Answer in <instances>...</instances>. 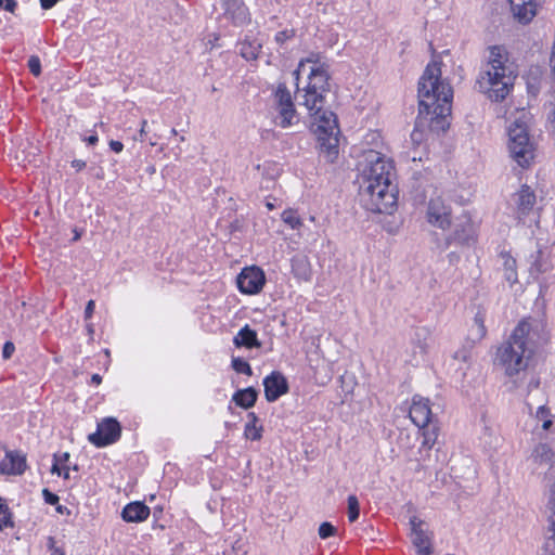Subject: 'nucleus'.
<instances>
[{
    "label": "nucleus",
    "mask_w": 555,
    "mask_h": 555,
    "mask_svg": "<svg viewBox=\"0 0 555 555\" xmlns=\"http://www.w3.org/2000/svg\"><path fill=\"white\" fill-rule=\"evenodd\" d=\"M306 73L308 85L302 89L297 87L296 99L313 119L311 127L318 138L320 154L326 162L334 163L338 156L339 129L335 114L324 108L325 94L330 91L328 65L322 61L320 54L310 53L299 62L294 72L296 81Z\"/></svg>",
    "instance_id": "nucleus-1"
},
{
    "label": "nucleus",
    "mask_w": 555,
    "mask_h": 555,
    "mask_svg": "<svg viewBox=\"0 0 555 555\" xmlns=\"http://www.w3.org/2000/svg\"><path fill=\"white\" fill-rule=\"evenodd\" d=\"M361 197L365 208L373 212L390 214L398 201L393 164L374 150L364 153L359 164Z\"/></svg>",
    "instance_id": "nucleus-2"
},
{
    "label": "nucleus",
    "mask_w": 555,
    "mask_h": 555,
    "mask_svg": "<svg viewBox=\"0 0 555 555\" xmlns=\"http://www.w3.org/2000/svg\"><path fill=\"white\" fill-rule=\"evenodd\" d=\"M545 340L544 322L534 318L524 319L498 349L496 360L508 376H514L527 369L535 349Z\"/></svg>",
    "instance_id": "nucleus-3"
},
{
    "label": "nucleus",
    "mask_w": 555,
    "mask_h": 555,
    "mask_svg": "<svg viewBox=\"0 0 555 555\" xmlns=\"http://www.w3.org/2000/svg\"><path fill=\"white\" fill-rule=\"evenodd\" d=\"M440 62L434 60L425 68L418 81L420 116H429L431 130L444 131L447 117L451 114L453 90L448 81L441 79Z\"/></svg>",
    "instance_id": "nucleus-4"
},
{
    "label": "nucleus",
    "mask_w": 555,
    "mask_h": 555,
    "mask_svg": "<svg viewBox=\"0 0 555 555\" xmlns=\"http://www.w3.org/2000/svg\"><path fill=\"white\" fill-rule=\"evenodd\" d=\"M515 78V67L507 51L500 46L490 47L487 64L477 79L479 90L492 101H502L512 90Z\"/></svg>",
    "instance_id": "nucleus-5"
},
{
    "label": "nucleus",
    "mask_w": 555,
    "mask_h": 555,
    "mask_svg": "<svg viewBox=\"0 0 555 555\" xmlns=\"http://www.w3.org/2000/svg\"><path fill=\"white\" fill-rule=\"evenodd\" d=\"M530 119V113L520 109L507 126L511 156L521 167H527L534 156L533 143L529 135Z\"/></svg>",
    "instance_id": "nucleus-6"
},
{
    "label": "nucleus",
    "mask_w": 555,
    "mask_h": 555,
    "mask_svg": "<svg viewBox=\"0 0 555 555\" xmlns=\"http://www.w3.org/2000/svg\"><path fill=\"white\" fill-rule=\"evenodd\" d=\"M274 102L278 111V124L287 128L297 120L296 109L292 94L284 83H280L274 92Z\"/></svg>",
    "instance_id": "nucleus-7"
},
{
    "label": "nucleus",
    "mask_w": 555,
    "mask_h": 555,
    "mask_svg": "<svg viewBox=\"0 0 555 555\" xmlns=\"http://www.w3.org/2000/svg\"><path fill=\"white\" fill-rule=\"evenodd\" d=\"M121 434V427L117 420L106 417L98 424V429L88 436V440L98 448L116 442Z\"/></svg>",
    "instance_id": "nucleus-8"
},
{
    "label": "nucleus",
    "mask_w": 555,
    "mask_h": 555,
    "mask_svg": "<svg viewBox=\"0 0 555 555\" xmlns=\"http://www.w3.org/2000/svg\"><path fill=\"white\" fill-rule=\"evenodd\" d=\"M476 229L472 219L467 216H462L456 219L453 231L446 237V247L452 244L455 245H469L475 242Z\"/></svg>",
    "instance_id": "nucleus-9"
},
{
    "label": "nucleus",
    "mask_w": 555,
    "mask_h": 555,
    "mask_svg": "<svg viewBox=\"0 0 555 555\" xmlns=\"http://www.w3.org/2000/svg\"><path fill=\"white\" fill-rule=\"evenodd\" d=\"M426 219L431 225L446 230L451 224V207L440 196L433 197L427 205Z\"/></svg>",
    "instance_id": "nucleus-10"
},
{
    "label": "nucleus",
    "mask_w": 555,
    "mask_h": 555,
    "mask_svg": "<svg viewBox=\"0 0 555 555\" xmlns=\"http://www.w3.org/2000/svg\"><path fill=\"white\" fill-rule=\"evenodd\" d=\"M266 283L263 271L258 267H249L242 270L237 276V287L243 294H258Z\"/></svg>",
    "instance_id": "nucleus-11"
},
{
    "label": "nucleus",
    "mask_w": 555,
    "mask_h": 555,
    "mask_svg": "<svg viewBox=\"0 0 555 555\" xmlns=\"http://www.w3.org/2000/svg\"><path fill=\"white\" fill-rule=\"evenodd\" d=\"M410 418L418 428H424L431 423V409L429 400L421 396H414L409 412Z\"/></svg>",
    "instance_id": "nucleus-12"
},
{
    "label": "nucleus",
    "mask_w": 555,
    "mask_h": 555,
    "mask_svg": "<svg viewBox=\"0 0 555 555\" xmlns=\"http://www.w3.org/2000/svg\"><path fill=\"white\" fill-rule=\"evenodd\" d=\"M264 396L269 402H274L288 391L286 378L280 372H272L263 379Z\"/></svg>",
    "instance_id": "nucleus-13"
},
{
    "label": "nucleus",
    "mask_w": 555,
    "mask_h": 555,
    "mask_svg": "<svg viewBox=\"0 0 555 555\" xmlns=\"http://www.w3.org/2000/svg\"><path fill=\"white\" fill-rule=\"evenodd\" d=\"M26 469V457L18 451L4 450V457L0 459V474L22 475Z\"/></svg>",
    "instance_id": "nucleus-14"
},
{
    "label": "nucleus",
    "mask_w": 555,
    "mask_h": 555,
    "mask_svg": "<svg viewBox=\"0 0 555 555\" xmlns=\"http://www.w3.org/2000/svg\"><path fill=\"white\" fill-rule=\"evenodd\" d=\"M530 459L539 466H548L551 470L547 476L553 478V469L555 468V450L552 446L544 442L538 443L533 448Z\"/></svg>",
    "instance_id": "nucleus-15"
},
{
    "label": "nucleus",
    "mask_w": 555,
    "mask_h": 555,
    "mask_svg": "<svg viewBox=\"0 0 555 555\" xmlns=\"http://www.w3.org/2000/svg\"><path fill=\"white\" fill-rule=\"evenodd\" d=\"M431 337V332L426 326L416 327L411 343L413 345V360L417 364L420 360H423L426 356L428 348H429V341Z\"/></svg>",
    "instance_id": "nucleus-16"
},
{
    "label": "nucleus",
    "mask_w": 555,
    "mask_h": 555,
    "mask_svg": "<svg viewBox=\"0 0 555 555\" xmlns=\"http://www.w3.org/2000/svg\"><path fill=\"white\" fill-rule=\"evenodd\" d=\"M150 515V507L135 501L127 504L121 512V517L127 522H141Z\"/></svg>",
    "instance_id": "nucleus-17"
},
{
    "label": "nucleus",
    "mask_w": 555,
    "mask_h": 555,
    "mask_svg": "<svg viewBox=\"0 0 555 555\" xmlns=\"http://www.w3.org/2000/svg\"><path fill=\"white\" fill-rule=\"evenodd\" d=\"M514 16L521 23H529L535 15L533 0H509Z\"/></svg>",
    "instance_id": "nucleus-18"
},
{
    "label": "nucleus",
    "mask_w": 555,
    "mask_h": 555,
    "mask_svg": "<svg viewBox=\"0 0 555 555\" xmlns=\"http://www.w3.org/2000/svg\"><path fill=\"white\" fill-rule=\"evenodd\" d=\"M411 526V539L412 543L415 547L429 546L430 538L428 535L427 529L425 528V522L416 516L410 518Z\"/></svg>",
    "instance_id": "nucleus-19"
},
{
    "label": "nucleus",
    "mask_w": 555,
    "mask_h": 555,
    "mask_svg": "<svg viewBox=\"0 0 555 555\" xmlns=\"http://www.w3.org/2000/svg\"><path fill=\"white\" fill-rule=\"evenodd\" d=\"M292 272L300 281L308 282L312 278V268L306 255L297 254L292 258Z\"/></svg>",
    "instance_id": "nucleus-20"
},
{
    "label": "nucleus",
    "mask_w": 555,
    "mask_h": 555,
    "mask_svg": "<svg viewBox=\"0 0 555 555\" xmlns=\"http://www.w3.org/2000/svg\"><path fill=\"white\" fill-rule=\"evenodd\" d=\"M515 203L518 214L526 216L535 204V194L528 185H522L515 194Z\"/></svg>",
    "instance_id": "nucleus-21"
},
{
    "label": "nucleus",
    "mask_w": 555,
    "mask_h": 555,
    "mask_svg": "<svg viewBox=\"0 0 555 555\" xmlns=\"http://www.w3.org/2000/svg\"><path fill=\"white\" fill-rule=\"evenodd\" d=\"M233 344L236 347H246L248 349L259 348L261 346L256 331L251 330L248 325H245L238 331L234 336Z\"/></svg>",
    "instance_id": "nucleus-22"
},
{
    "label": "nucleus",
    "mask_w": 555,
    "mask_h": 555,
    "mask_svg": "<svg viewBox=\"0 0 555 555\" xmlns=\"http://www.w3.org/2000/svg\"><path fill=\"white\" fill-rule=\"evenodd\" d=\"M548 509L552 535L546 540L545 548L547 552L555 555V480L550 486Z\"/></svg>",
    "instance_id": "nucleus-23"
},
{
    "label": "nucleus",
    "mask_w": 555,
    "mask_h": 555,
    "mask_svg": "<svg viewBox=\"0 0 555 555\" xmlns=\"http://www.w3.org/2000/svg\"><path fill=\"white\" fill-rule=\"evenodd\" d=\"M232 400L244 409L251 408L257 400V391L253 387L237 390Z\"/></svg>",
    "instance_id": "nucleus-24"
},
{
    "label": "nucleus",
    "mask_w": 555,
    "mask_h": 555,
    "mask_svg": "<svg viewBox=\"0 0 555 555\" xmlns=\"http://www.w3.org/2000/svg\"><path fill=\"white\" fill-rule=\"evenodd\" d=\"M261 47V43L257 40L245 39L240 43V53L247 61L256 60L260 53Z\"/></svg>",
    "instance_id": "nucleus-25"
},
{
    "label": "nucleus",
    "mask_w": 555,
    "mask_h": 555,
    "mask_svg": "<svg viewBox=\"0 0 555 555\" xmlns=\"http://www.w3.org/2000/svg\"><path fill=\"white\" fill-rule=\"evenodd\" d=\"M486 333L485 314L479 311L474 318V322L470 328V337L473 340H480L485 337Z\"/></svg>",
    "instance_id": "nucleus-26"
},
{
    "label": "nucleus",
    "mask_w": 555,
    "mask_h": 555,
    "mask_svg": "<svg viewBox=\"0 0 555 555\" xmlns=\"http://www.w3.org/2000/svg\"><path fill=\"white\" fill-rule=\"evenodd\" d=\"M531 264V270L537 273L545 272L550 269L548 256L543 250H538Z\"/></svg>",
    "instance_id": "nucleus-27"
},
{
    "label": "nucleus",
    "mask_w": 555,
    "mask_h": 555,
    "mask_svg": "<svg viewBox=\"0 0 555 555\" xmlns=\"http://www.w3.org/2000/svg\"><path fill=\"white\" fill-rule=\"evenodd\" d=\"M281 219L293 230H300V228L304 225L301 218L298 216L297 211L293 209L284 210L281 215Z\"/></svg>",
    "instance_id": "nucleus-28"
},
{
    "label": "nucleus",
    "mask_w": 555,
    "mask_h": 555,
    "mask_svg": "<svg viewBox=\"0 0 555 555\" xmlns=\"http://www.w3.org/2000/svg\"><path fill=\"white\" fill-rule=\"evenodd\" d=\"M504 259V274L505 279L511 283L514 284L517 282V272H516V261L513 257L509 255H502Z\"/></svg>",
    "instance_id": "nucleus-29"
},
{
    "label": "nucleus",
    "mask_w": 555,
    "mask_h": 555,
    "mask_svg": "<svg viewBox=\"0 0 555 555\" xmlns=\"http://www.w3.org/2000/svg\"><path fill=\"white\" fill-rule=\"evenodd\" d=\"M422 435H423V442L422 446L426 449H431L434 444L436 443L438 431L436 426H426L424 428H421Z\"/></svg>",
    "instance_id": "nucleus-30"
},
{
    "label": "nucleus",
    "mask_w": 555,
    "mask_h": 555,
    "mask_svg": "<svg viewBox=\"0 0 555 555\" xmlns=\"http://www.w3.org/2000/svg\"><path fill=\"white\" fill-rule=\"evenodd\" d=\"M13 527L11 513L4 500L0 498V529Z\"/></svg>",
    "instance_id": "nucleus-31"
},
{
    "label": "nucleus",
    "mask_w": 555,
    "mask_h": 555,
    "mask_svg": "<svg viewBox=\"0 0 555 555\" xmlns=\"http://www.w3.org/2000/svg\"><path fill=\"white\" fill-rule=\"evenodd\" d=\"M360 513L359 501L356 495L348 496V519L353 522L358 519Z\"/></svg>",
    "instance_id": "nucleus-32"
},
{
    "label": "nucleus",
    "mask_w": 555,
    "mask_h": 555,
    "mask_svg": "<svg viewBox=\"0 0 555 555\" xmlns=\"http://www.w3.org/2000/svg\"><path fill=\"white\" fill-rule=\"evenodd\" d=\"M232 367L236 373L240 374H246L249 376L253 374L249 363L242 358H233Z\"/></svg>",
    "instance_id": "nucleus-33"
},
{
    "label": "nucleus",
    "mask_w": 555,
    "mask_h": 555,
    "mask_svg": "<svg viewBox=\"0 0 555 555\" xmlns=\"http://www.w3.org/2000/svg\"><path fill=\"white\" fill-rule=\"evenodd\" d=\"M337 529L331 522H322L319 527V537L321 539H327L336 534Z\"/></svg>",
    "instance_id": "nucleus-34"
},
{
    "label": "nucleus",
    "mask_w": 555,
    "mask_h": 555,
    "mask_svg": "<svg viewBox=\"0 0 555 555\" xmlns=\"http://www.w3.org/2000/svg\"><path fill=\"white\" fill-rule=\"evenodd\" d=\"M245 437L250 440H259L261 438V427H257L255 424H246Z\"/></svg>",
    "instance_id": "nucleus-35"
},
{
    "label": "nucleus",
    "mask_w": 555,
    "mask_h": 555,
    "mask_svg": "<svg viewBox=\"0 0 555 555\" xmlns=\"http://www.w3.org/2000/svg\"><path fill=\"white\" fill-rule=\"evenodd\" d=\"M68 459H69V453H67V452H64V453H62L61 455H56V454H55V455H54V463H53V465H52L51 472H52L53 474L61 475V467H60V465H61L62 463L67 462V461H68Z\"/></svg>",
    "instance_id": "nucleus-36"
},
{
    "label": "nucleus",
    "mask_w": 555,
    "mask_h": 555,
    "mask_svg": "<svg viewBox=\"0 0 555 555\" xmlns=\"http://www.w3.org/2000/svg\"><path fill=\"white\" fill-rule=\"evenodd\" d=\"M295 36L294 29H284L282 31L276 33L274 40L278 44L282 46L287 40L292 39Z\"/></svg>",
    "instance_id": "nucleus-37"
},
{
    "label": "nucleus",
    "mask_w": 555,
    "mask_h": 555,
    "mask_svg": "<svg viewBox=\"0 0 555 555\" xmlns=\"http://www.w3.org/2000/svg\"><path fill=\"white\" fill-rule=\"evenodd\" d=\"M28 68L34 76L38 77L41 74L40 59L36 55H31L28 60Z\"/></svg>",
    "instance_id": "nucleus-38"
},
{
    "label": "nucleus",
    "mask_w": 555,
    "mask_h": 555,
    "mask_svg": "<svg viewBox=\"0 0 555 555\" xmlns=\"http://www.w3.org/2000/svg\"><path fill=\"white\" fill-rule=\"evenodd\" d=\"M17 8V2L15 0H0V9L8 11L10 13H14Z\"/></svg>",
    "instance_id": "nucleus-39"
},
{
    "label": "nucleus",
    "mask_w": 555,
    "mask_h": 555,
    "mask_svg": "<svg viewBox=\"0 0 555 555\" xmlns=\"http://www.w3.org/2000/svg\"><path fill=\"white\" fill-rule=\"evenodd\" d=\"M42 494H43L46 503H48L50 505H55L56 503H59V500H60L59 496L56 494L50 492L48 489H43Z\"/></svg>",
    "instance_id": "nucleus-40"
},
{
    "label": "nucleus",
    "mask_w": 555,
    "mask_h": 555,
    "mask_svg": "<svg viewBox=\"0 0 555 555\" xmlns=\"http://www.w3.org/2000/svg\"><path fill=\"white\" fill-rule=\"evenodd\" d=\"M15 350V346L11 341H7L2 349L3 359H10Z\"/></svg>",
    "instance_id": "nucleus-41"
},
{
    "label": "nucleus",
    "mask_w": 555,
    "mask_h": 555,
    "mask_svg": "<svg viewBox=\"0 0 555 555\" xmlns=\"http://www.w3.org/2000/svg\"><path fill=\"white\" fill-rule=\"evenodd\" d=\"M94 308H95L94 300H89L87 302V306H86V309H85V319L86 320H89L92 317V314L94 312Z\"/></svg>",
    "instance_id": "nucleus-42"
},
{
    "label": "nucleus",
    "mask_w": 555,
    "mask_h": 555,
    "mask_svg": "<svg viewBox=\"0 0 555 555\" xmlns=\"http://www.w3.org/2000/svg\"><path fill=\"white\" fill-rule=\"evenodd\" d=\"M109 147L115 152V153H120L124 149V144L119 141H115V140H112L109 142Z\"/></svg>",
    "instance_id": "nucleus-43"
},
{
    "label": "nucleus",
    "mask_w": 555,
    "mask_h": 555,
    "mask_svg": "<svg viewBox=\"0 0 555 555\" xmlns=\"http://www.w3.org/2000/svg\"><path fill=\"white\" fill-rule=\"evenodd\" d=\"M72 167L75 168L77 171H80L86 167V162L81 159H75L72 162Z\"/></svg>",
    "instance_id": "nucleus-44"
},
{
    "label": "nucleus",
    "mask_w": 555,
    "mask_h": 555,
    "mask_svg": "<svg viewBox=\"0 0 555 555\" xmlns=\"http://www.w3.org/2000/svg\"><path fill=\"white\" fill-rule=\"evenodd\" d=\"M146 126H147V121L145 119H143L141 122V129H140V133H139L140 141L144 140V135L146 134Z\"/></svg>",
    "instance_id": "nucleus-45"
},
{
    "label": "nucleus",
    "mask_w": 555,
    "mask_h": 555,
    "mask_svg": "<svg viewBox=\"0 0 555 555\" xmlns=\"http://www.w3.org/2000/svg\"><path fill=\"white\" fill-rule=\"evenodd\" d=\"M417 548V555H430L431 554V547L429 546H422L416 547Z\"/></svg>",
    "instance_id": "nucleus-46"
},
{
    "label": "nucleus",
    "mask_w": 555,
    "mask_h": 555,
    "mask_svg": "<svg viewBox=\"0 0 555 555\" xmlns=\"http://www.w3.org/2000/svg\"><path fill=\"white\" fill-rule=\"evenodd\" d=\"M85 141H86L88 144H90V145H94V144H96V142L99 141V138H98V135H96V134H92V135H90V137L86 138V139H85Z\"/></svg>",
    "instance_id": "nucleus-47"
},
{
    "label": "nucleus",
    "mask_w": 555,
    "mask_h": 555,
    "mask_svg": "<svg viewBox=\"0 0 555 555\" xmlns=\"http://www.w3.org/2000/svg\"><path fill=\"white\" fill-rule=\"evenodd\" d=\"M546 414H547V410L545 409L544 405H541L538 408V411H537L538 417L543 418Z\"/></svg>",
    "instance_id": "nucleus-48"
},
{
    "label": "nucleus",
    "mask_w": 555,
    "mask_h": 555,
    "mask_svg": "<svg viewBox=\"0 0 555 555\" xmlns=\"http://www.w3.org/2000/svg\"><path fill=\"white\" fill-rule=\"evenodd\" d=\"M237 10H238V16H240L241 21H244L246 17V9L243 5L238 4Z\"/></svg>",
    "instance_id": "nucleus-49"
},
{
    "label": "nucleus",
    "mask_w": 555,
    "mask_h": 555,
    "mask_svg": "<svg viewBox=\"0 0 555 555\" xmlns=\"http://www.w3.org/2000/svg\"><path fill=\"white\" fill-rule=\"evenodd\" d=\"M454 358L455 359H462L463 361H466V358H467L466 351H457L454 354Z\"/></svg>",
    "instance_id": "nucleus-50"
},
{
    "label": "nucleus",
    "mask_w": 555,
    "mask_h": 555,
    "mask_svg": "<svg viewBox=\"0 0 555 555\" xmlns=\"http://www.w3.org/2000/svg\"><path fill=\"white\" fill-rule=\"evenodd\" d=\"M91 382L95 385H100L102 382V377L99 374H93L91 377Z\"/></svg>",
    "instance_id": "nucleus-51"
},
{
    "label": "nucleus",
    "mask_w": 555,
    "mask_h": 555,
    "mask_svg": "<svg viewBox=\"0 0 555 555\" xmlns=\"http://www.w3.org/2000/svg\"><path fill=\"white\" fill-rule=\"evenodd\" d=\"M248 417L250 418V422L248 424H255L256 425V422H257V416L254 412H250L248 414Z\"/></svg>",
    "instance_id": "nucleus-52"
},
{
    "label": "nucleus",
    "mask_w": 555,
    "mask_h": 555,
    "mask_svg": "<svg viewBox=\"0 0 555 555\" xmlns=\"http://www.w3.org/2000/svg\"><path fill=\"white\" fill-rule=\"evenodd\" d=\"M551 426H552V421L551 420H545L543 422V425H542L543 429H548Z\"/></svg>",
    "instance_id": "nucleus-53"
},
{
    "label": "nucleus",
    "mask_w": 555,
    "mask_h": 555,
    "mask_svg": "<svg viewBox=\"0 0 555 555\" xmlns=\"http://www.w3.org/2000/svg\"><path fill=\"white\" fill-rule=\"evenodd\" d=\"M412 139H413V140H417V139H418V132H417V130H414V131L412 132Z\"/></svg>",
    "instance_id": "nucleus-54"
},
{
    "label": "nucleus",
    "mask_w": 555,
    "mask_h": 555,
    "mask_svg": "<svg viewBox=\"0 0 555 555\" xmlns=\"http://www.w3.org/2000/svg\"><path fill=\"white\" fill-rule=\"evenodd\" d=\"M266 206H267V208H268L269 210H273V209H274V205H273L271 202H268V203L266 204Z\"/></svg>",
    "instance_id": "nucleus-55"
},
{
    "label": "nucleus",
    "mask_w": 555,
    "mask_h": 555,
    "mask_svg": "<svg viewBox=\"0 0 555 555\" xmlns=\"http://www.w3.org/2000/svg\"><path fill=\"white\" fill-rule=\"evenodd\" d=\"M530 386H533V387L538 388L539 387V380H534V382L530 383Z\"/></svg>",
    "instance_id": "nucleus-56"
},
{
    "label": "nucleus",
    "mask_w": 555,
    "mask_h": 555,
    "mask_svg": "<svg viewBox=\"0 0 555 555\" xmlns=\"http://www.w3.org/2000/svg\"><path fill=\"white\" fill-rule=\"evenodd\" d=\"M64 478H65V479H68V478H69L68 468H66V470H65V473H64Z\"/></svg>",
    "instance_id": "nucleus-57"
},
{
    "label": "nucleus",
    "mask_w": 555,
    "mask_h": 555,
    "mask_svg": "<svg viewBox=\"0 0 555 555\" xmlns=\"http://www.w3.org/2000/svg\"><path fill=\"white\" fill-rule=\"evenodd\" d=\"M56 509L59 513L63 514V509H66V508L60 505V506H57Z\"/></svg>",
    "instance_id": "nucleus-58"
},
{
    "label": "nucleus",
    "mask_w": 555,
    "mask_h": 555,
    "mask_svg": "<svg viewBox=\"0 0 555 555\" xmlns=\"http://www.w3.org/2000/svg\"><path fill=\"white\" fill-rule=\"evenodd\" d=\"M52 555H64V553L60 552L59 550H55Z\"/></svg>",
    "instance_id": "nucleus-59"
}]
</instances>
